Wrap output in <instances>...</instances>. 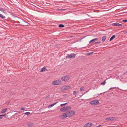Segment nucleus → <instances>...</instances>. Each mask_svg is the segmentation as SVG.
Returning <instances> with one entry per match:
<instances>
[{"label":"nucleus","instance_id":"obj_1","mask_svg":"<svg viewBox=\"0 0 127 127\" xmlns=\"http://www.w3.org/2000/svg\"><path fill=\"white\" fill-rule=\"evenodd\" d=\"M68 117H71L75 113L74 111H66Z\"/></svg>","mask_w":127,"mask_h":127},{"label":"nucleus","instance_id":"obj_2","mask_svg":"<svg viewBox=\"0 0 127 127\" xmlns=\"http://www.w3.org/2000/svg\"><path fill=\"white\" fill-rule=\"evenodd\" d=\"M71 109V107L69 106H66L65 107H63L60 109V111H62V112H64L65 111H66V110H68L70 109Z\"/></svg>","mask_w":127,"mask_h":127},{"label":"nucleus","instance_id":"obj_3","mask_svg":"<svg viewBox=\"0 0 127 127\" xmlns=\"http://www.w3.org/2000/svg\"><path fill=\"white\" fill-rule=\"evenodd\" d=\"M61 83V81L60 80H58L53 81L52 84L54 85H58Z\"/></svg>","mask_w":127,"mask_h":127},{"label":"nucleus","instance_id":"obj_4","mask_svg":"<svg viewBox=\"0 0 127 127\" xmlns=\"http://www.w3.org/2000/svg\"><path fill=\"white\" fill-rule=\"evenodd\" d=\"M70 79L69 76H65L62 78L61 79L63 81H66Z\"/></svg>","mask_w":127,"mask_h":127},{"label":"nucleus","instance_id":"obj_5","mask_svg":"<svg viewBox=\"0 0 127 127\" xmlns=\"http://www.w3.org/2000/svg\"><path fill=\"white\" fill-rule=\"evenodd\" d=\"M90 103L92 105H96L99 103V101L98 100H94L90 101Z\"/></svg>","mask_w":127,"mask_h":127},{"label":"nucleus","instance_id":"obj_6","mask_svg":"<svg viewBox=\"0 0 127 127\" xmlns=\"http://www.w3.org/2000/svg\"><path fill=\"white\" fill-rule=\"evenodd\" d=\"M76 54H71L68 55L66 57V58H74L75 57Z\"/></svg>","mask_w":127,"mask_h":127},{"label":"nucleus","instance_id":"obj_7","mask_svg":"<svg viewBox=\"0 0 127 127\" xmlns=\"http://www.w3.org/2000/svg\"><path fill=\"white\" fill-rule=\"evenodd\" d=\"M71 88L70 86L65 85L63 86L62 88V90H65L69 89Z\"/></svg>","mask_w":127,"mask_h":127},{"label":"nucleus","instance_id":"obj_8","mask_svg":"<svg viewBox=\"0 0 127 127\" xmlns=\"http://www.w3.org/2000/svg\"><path fill=\"white\" fill-rule=\"evenodd\" d=\"M68 117L66 112L65 113H63L62 115L60 116V118L62 119H64Z\"/></svg>","mask_w":127,"mask_h":127},{"label":"nucleus","instance_id":"obj_9","mask_svg":"<svg viewBox=\"0 0 127 127\" xmlns=\"http://www.w3.org/2000/svg\"><path fill=\"white\" fill-rule=\"evenodd\" d=\"M116 118L115 117H108L106 118L105 119V120L106 121H113L115 120H116Z\"/></svg>","mask_w":127,"mask_h":127},{"label":"nucleus","instance_id":"obj_10","mask_svg":"<svg viewBox=\"0 0 127 127\" xmlns=\"http://www.w3.org/2000/svg\"><path fill=\"white\" fill-rule=\"evenodd\" d=\"M112 25L113 26H117L119 27L122 26V24L118 23L117 22L113 23L112 24Z\"/></svg>","mask_w":127,"mask_h":127},{"label":"nucleus","instance_id":"obj_11","mask_svg":"<svg viewBox=\"0 0 127 127\" xmlns=\"http://www.w3.org/2000/svg\"><path fill=\"white\" fill-rule=\"evenodd\" d=\"M98 39V38H96L90 41L89 42V43H93L94 42L96 41V40H97Z\"/></svg>","mask_w":127,"mask_h":127},{"label":"nucleus","instance_id":"obj_12","mask_svg":"<svg viewBox=\"0 0 127 127\" xmlns=\"http://www.w3.org/2000/svg\"><path fill=\"white\" fill-rule=\"evenodd\" d=\"M92 125V123H88L86 124L84 127H90Z\"/></svg>","mask_w":127,"mask_h":127},{"label":"nucleus","instance_id":"obj_13","mask_svg":"<svg viewBox=\"0 0 127 127\" xmlns=\"http://www.w3.org/2000/svg\"><path fill=\"white\" fill-rule=\"evenodd\" d=\"M22 26H28V23L27 22H26L25 21H23V22L22 23Z\"/></svg>","mask_w":127,"mask_h":127},{"label":"nucleus","instance_id":"obj_14","mask_svg":"<svg viewBox=\"0 0 127 127\" xmlns=\"http://www.w3.org/2000/svg\"><path fill=\"white\" fill-rule=\"evenodd\" d=\"M27 125L29 127H32L33 125V124L32 123H29L27 124Z\"/></svg>","mask_w":127,"mask_h":127},{"label":"nucleus","instance_id":"obj_15","mask_svg":"<svg viewBox=\"0 0 127 127\" xmlns=\"http://www.w3.org/2000/svg\"><path fill=\"white\" fill-rule=\"evenodd\" d=\"M45 70L46 71L47 70L45 68V67H43L41 69L40 72H42L45 71Z\"/></svg>","mask_w":127,"mask_h":127},{"label":"nucleus","instance_id":"obj_16","mask_svg":"<svg viewBox=\"0 0 127 127\" xmlns=\"http://www.w3.org/2000/svg\"><path fill=\"white\" fill-rule=\"evenodd\" d=\"M106 38V37L105 36H103L102 38V41L103 42H104Z\"/></svg>","mask_w":127,"mask_h":127},{"label":"nucleus","instance_id":"obj_17","mask_svg":"<svg viewBox=\"0 0 127 127\" xmlns=\"http://www.w3.org/2000/svg\"><path fill=\"white\" fill-rule=\"evenodd\" d=\"M115 37V36L114 35H113L111 37L110 39L109 40L110 41H111L112 40L114 39Z\"/></svg>","mask_w":127,"mask_h":127},{"label":"nucleus","instance_id":"obj_18","mask_svg":"<svg viewBox=\"0 0 127 127\" xmlns=\"http://www.w3.org/2000/svg\"><path fill=\"white\" fill-rule=\"evenodd\" d=\"M7 110V108L4 109H3L1 111V113H5L6 112Z\"/></svg>","mask_w":127,"mask_h":127},{"label":"nucleus","instance_id":"obj_19","mask_svg":"<svg viewBox=\"0 0 127 127\" xmlns=\"http://www.w3.org/2000/svg\"><path fill=\"white\" fill-rule=\"evenodd\" d=\"M57 103H58V102H56V103H54L52 104H51V105H49L48 106V107H52V106H54L55 105V104H56Z\"/></svg>","mask_w":127,"mask_h":127},{"label":"nucleus","instance_id":"obj_20","mask_svg":"<svg viewBox=\"0 0 127 127\" xmlns=\"http://www.w3.org/2000/svg\"><path fill=\"white\" fill-rule=\"evenodd\" d=\"M58 27L59 28H63L64 27V26L63 25L61 24L59 25Z\"/></svg>","mask_w":127,"mask_h":127},{"label":"nucleus","instance_id":"obj_21","mask_svg":"<svg viewBox=\"0 0 127 127\" xmlns=\"http://www.w3.org/2000/svg\"><path fill=\"white\" fill-rule=\"evenodd\" d=\"M0 17L2 19H4L5 18V17L2 15V14L0 13Z\"/></svg>","mask_w":127,"mask_h":127},{"label":"nucleus","instance_id":"obj_22","mask_svg":"<svg viewBox=\"0 0 127 127\" xmlns=\"http://www.w3.org/2000/svg\"><path fill=\"white\" fill-rule=\"evenodd\" d=\"M84 87H81L80 88V90L81 91H84Z\"/></svg>","mask_w":127,"mask_h":127},{"label":"nucleus","instance_id":"obj_23","mask_svg":"<svg viewBox=\"0 0 127 127\" xmlns=\"http://www.w3.org/2000/svg\"><path fill=\"white\" fill-rule=\"evenodd\" d=\"M106 83V82L105 80H104L103 82H102L101 83V85H104Z\"/></svg>","mask_w":127,"mask_h":127},{"label":"nucleus","instance_id":"obj_24","mask_svg":"<svg viewBox=\"0 0 127 127\" xmlns=\"http://www.w3.org/2000/svg\"><path fill=\"white\" fill-rule=\"evenodd\" d=\"M77 92L76 91H74L73 92V94L74 95H76V94L77 93Z\"/></svg>","mask_w":127,"mask_h":127},{"label":"nucleus","instance_id":"obj_25","mask_svg":"<svg viewBox=\"0 0 127 127\" xmlns=\"http://www.w3.org/2000/svg\"><path fill=\"white\" fill-rule=\"evenodd\" d=\"M0 10L1 11V12L4 13H6L5 11L3 9H0Z\"/></svg>","mask_w":127,"mask_h":127},{"label":"nucleus","instance_id":"obj_26","mask_svg":"<svg viewBox=\"0 0 127 127\" xmlns=\"http://www.w3.org/2000/svg\"><path fill=\"white\" fill-rule=\"evenodd\" d=\"M67 104V103H64V104H61V105H60V106H61V107H63V106H64L65 105H66V104Z\"/></svg>","mask_w":127,"mask_h":127},{"label":"nucleus","instance_id":"obj_27","mask_svg":"<svg viewBox=\"0 0 127 127\" xmlns=\"http://www.w3.org/2000/svg\"><path fill=\"white\" fill-rule=\"evenodd\" d=\"M24 114L27 115H28L30 114V112H26Z\"/></svg>","mask_w":127,"mask_h":127},{"label":"nucleus","instance_id":"obj_28","mask_svg":"<svg viewBox=\"0 0 127 127\" xmlns=\"http://www.w3.org/2000/svg\"><path fill=\"white\" fill-rule=\"evenodd\" d=\"M25 109V108L24 107L20 109L21 110H24Z\"/></svg>","mask_w":127,"mask_h":127},{"label":"nucleus","instance_id":"obj_29","mask_svg":"<svg viewBox=\"0 0 127 127\" xmlns=\"http://www.w3.org/2000/svg\"><path fill=\"white\" fill-rule=\"evenodd\" d=\"M100 43V42H95V44Z\"/></svg>","mask_w":127,"mask_h":127},{"label":"nucleus","instance_id":"obj_30","mask_svg":"<svg viewBox=\"0 0 127 127\" xmlns=\"http://www.w3.org/2000/svg\"><path fill=\"white\" fill-rule=\"evenodd\" d=\"M122 21L123 22H127V20H123Z\"/></svg>","mask_w":127,"mask_h":127},{"label":"nucleus","instance_id":"obj_31","mask_svg":"<svg viewBox=\"0 0 127 127\" xmlns=\"http://www.w3.org/2000/svg\"><path fill=\"white\" fill-rule=\"evenodd\" d=\"M115 88H116V87H113V88H110L109 89V90H111V89H115Z\"/></svg>","mask_w":127,"mask_h":127},{"label":"nucleus","instance_id":"obj_32","mask_svg":"<svg viewBox=\"0 0 127 127\" xmlns=\"http://www.w3.org/2000/svg\"><path fill=\"white\" fill-rule=\"evenodd\" d=\"M6 116V114H4V115H1V116H3L5 117V116Z\"/></svg>","mask_w":127,"mask_h":127},{"label":"nucleus","instance_id":"obj_33","mask_svg":"<svg viewBox=\"0 0 127 127\" xmlns=\"http://www.w3.org/2000/svg\"><path fill=\"white\" fill-rule=\"evenodd\" d=\"M50 97V95L47 96L46 97V98H49Z\"/></svg>","mask_w":127,"mask_h":127},{"label":"nucleus","instance_id":"obj_34","mask_svg":"<svg viewBox=\"0 0 127 127\" xmlns=\"http://www.w3.org/2000/svg\"><path fill=\"white\" fill-rule=\"evenodd\" d=\"M2 116H1L0 117V119H2Z\"/></svg>","mask_w":127,"mask_h":127},{"label":"nucleus","instance_id":"obj_35","mask_svg":"<svg viewBox=\"0 0 127 127\" xmlns=\"http://www.w3.org/2000/svg\"><path fill=\"white\" fill-rule=\"evenodd\" d=\"M123 91H127V90H122Z\"/></svg>","mask_w":127,"mask_h":127},{"label":"nucleus","instance_id":"obj_36","mask_svg":"<svg viewBox=\"0 0 127 127\" xmlns=\"http://www.w3.org/2000/svg\"><path fill=\"white\" fill-rule=\"evenodd\" d=\"M1 116V115H0V117Z\"/></svg>","mask_w":127,"mask_h":127},{"label":"nucleus","instance_id":"obj_37","mask_svg":"<svg viewBox=\"0 0 127 127\" xmlns=\"http://www.w3.org/2000/svg\"><path fill=\"white\" fill-rule=\"evenodd\" d=\"M90 53H89V55H90Z\"/></svg>","mask_w":127,"mask_h":127}]
</instances>
